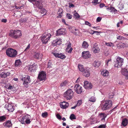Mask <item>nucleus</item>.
I'll use <instances>...</instances> for the list:
<instances>
[{"label": "nucleus", "instance_id": "nucleus-1", "mask_svg": "<svg viewBox=\"0 0 128 128\" xmlns=\"http://www.w3.org/2000/svg\"><path fill=\"white\" fill-rule=\"evenodd\" d=\"M21 32L19 30H12L10 31L9 35L12 38L16 39L22 36Z\"/></svg>", "mask_w": 128, "mask_h": 128}, {"label": "nucleus", "instance_id": "nucleus-2", "mask_svg": "<svg viewBox=\"0 0 128 128\" xmlns=\"http://www.w3.org/2000/svg\"><path fill=\"white\" fill-rule=\"evenodd\" d=\"M6 53L8 56L11 58L16 57L18 54L16 50L11 48L7 49L6 50Z\"/></svg>", "mask_w": 128, "mask_h": 128}, {"label": "nucleus", "instance_id": "nucleus-3", "mask_svg": "<svg viewBox=\"0 0 128 128\" xmlns=\"http://www.w3.org/2000/svg\"><path fill=\"white\" fill-rule=\"evenodd\" d=\"M21 80L24 82L23 84L25 87H28V84L30 83L31 80L30 76L25 75L22 76Z\"/></svg>", "mask_w": 128, "mask_h": 128}, {"label": "nucleus", "instance_id": "nucleus-4", "mask_svg": "<svg viewBox=\"0 0 128 128\" xmlns=\"http://www.w3.org/2000/svg\"><path fill=\"white\" fill-rule=\"evenodd\" d=\"M51 35L47 32L44 33L41 36V40L43 44H46L50 40Z\"/></svg>", "mask_w": 128, "mask_h": 128}, {"label": "nucleus", "instance_id": "nucleus-5", "mask_svg": "<svg viewBox=\"0 0 128 128\" xmlns=\"http://www.w3.org/2000/svg\"><path fill=\"white\" fill-rule=\"evenodd\" d=\"M112 106V101L110 100H108L106 101L105 103L102 105L101 108L103 110H106L111 108Z\"/></svg>", "mask_w": 128, "mask_h": 128}, {"label": "nucleus", "instance_id": "nucleus-6", "mask_svg": "<svg viewBox=\"0 0 128 128\" xmlns=\"http://www.w3.org/2000/svg\"><path fill=\"white\" fill-rule=\"evenodd\" d=\"M74 93V92L71 89H68L64 93V97L67 100H70L72 99Z\"/></svg>", "mask_w": 128, "mask_h": 128}, {"label": "nucleus", "instance_id": "nucleus-7", "mask_svg": "<svg viewBox=\"0 0 128 128\" xmlns=\"http://www.w3.org/2000/svg\"><path fill=\"white\" fill-rule=\"evenodd\" d=\"M124 60L120 57H118L115 62V64L114 65L115 67L118 68L120 67L123 64Z\"/></svg>", "mask_w": 128, "mask_h": 128}, {"label": "nucleus", "instance_id": "nucleus-8", "mask_svg": "<svg viewBox=\"0 0 128 128\" xmlns=\"http://www.w3.org/2000/svg\"><path fill=\"white\" fill-rule=\"evenodd\" d=\"M35 3H32L34 4V8H38L39 9H42V8L43 5L42 4V0H38V1H36Z\"/></svg>", "mask_w": 128, "mask_h": 128}, {"label": "nucleus", "instance_id": "nucleus-9", "mask_svg": "<svg viewBox=\"0 0 128 128\" xmlns=\"http://www.w3.org/2000/svg\"><path fill=\"white\" fill-rule=\"evenodd\" d=\"M46 74L45 72L42 71L40 72L38 76V78L40 81H42L46 80Z\"/></svg>", "mask_w": 128, "mask_h": 128}, {"label": "nucleus", "instance_id": "nucleus-10", "mask_svg": "<svg viewBox=\"0 0 128 128\" xmlns=\"http://www.w3.org/2000/svg\"><path fill=\"white\" fill-rule=\"evenodd\" d=\"M74 89L75 91L78 94H81L82 92V87L78 84H76L75 85Z\"/></svg>", "mask_w": 128, "mask_h": 128}, {"label": "nucleus", "instance_id": "nucleus-11", "mask_svg": "<svg viewBox=\"0 0 128 128\" xmlns=\"http://www.w3.org/2000/svg\"><path fill=\"white\" fill-rule=\"evenodd\" d=\"M37 65L34 63L33 64H30L28 68V70L31 72H35L37 69Z\"/></svg>", "mask_w": 128, "mask_h": 128}, {"label": "nucleus", "instance_id": "nucleus-12", "mask_svg": "<svg viewBox=\"0 0 128 128\" xmlns=\"http://www.w3.org/2000/svg\"><path fill=\"white\" fill-rule=\"evenodd\" d=\"M56 36L64 35L66 33V30L65 28H62L58 29L56 31Z\"/></svg>", "mask_w": 128, "mask_h": 128}, {"label": "nucleus", "instance_id": "nucleus-13", "mask_svg": "<svg viewBox=\"0 0 128 128\" xmlns=\"http://www.w3.org/2000/svg\"><path fill=\"white\" fill-rule=\"evenodd\" d=\"M84 87L86 89H90L92 88V85L90 82L86 81L84 82Z\"/></svg>", "mask_w": 128, "mask_h": 128}, {"label": "nucleus", "instance_id": "nucleus-14", "mask_svg": "<svg viewBox=\"0 0 128 128\" xmlns=\"http://www.w3.org/2000/svg\"><path fill=\"white\" fill-rule=\"evenodd\" d=\"M31 118L30 116L28 114H26L22 117V119L23 120H25V122L27 124H30V119Z\"/></svg>", "mask_w": 128, "mask_h": 128}, {"label": "nucleus", "instance_id": "nucleus-15", "mask_svg": "<svg viewBox=\"0 0 128 128\" xmlns=\"http://www.w3.org/2000/svg\"><path fill=\"white\" fill-rule=\"evenodd\" d=\"M53 54L55 56L62 59H64L66 57L62 53L59 54L58 53L54 52L53 53Z\"/></svg>", "mask_w": 128, "mask_h": 128}, {"label": "nucleus", "instance_id": "nucleus-16", "mask_svg": "<svg viewBox=\"0 0 128 128\" xmlns=\"http://www.w3.org/2000/svg\"><path fill=\"white\" fill-rule=\"evenodd\" d=\"M82 56L84 58H87L90 57V54L88 51L83 52L82 53Z\"/></svg>", "mask_w": 128, "mask_h": 128}, {"label": "nucleus", "instance_id": "nucleus-17", "mask_svg": "<svg viewBox=\"0 0 128 128\" xmlns=\"http://www.w3.org/2000/svg\"><path fill=\"white\" fill-rule=\"evenodd\" d=\"M89 69L85 68L84 70L82 72H83V75L86 77H89L90 76V72Z\"/></svg>", "mask_w": 128, "mask_h": 128}, {"label": "nucleus", "instance_id": "nucleus-18", "mask_svg": "<svg viewBox=\"0 0 128 128\" xmlns=\"http://www.w3.org/2000/svg\"><path fill=\"white\" fill-rule=\"evenodd\" d=\"M92 50H93L94 53H97L100 52V48L96 44H94L92 48Z\"/></svg>", "mask_w": 128, "mask_h": 128}, {"label": "nucleus", "instance_id": "nucleus-19", "mask_svg": "<svg viewBox=\"0 0 128 128\" xmlns=\"http://www.w3.org/2000/svg\"><path fill=\"white\" fill-rule=\"evenodd\" d=\"M107 116L106 114L103 113H100L99 114L98 117L101 119L102 121L105 120V119Z\"/></svg>", "mask_w": 128, "mask_h": 128}, {"label": "nucleus", "instance_id": "nucleus-20", "mask_svg": "<svg viewBox=\"0 0 128 128\" xmlns=\"http://www.w3.org/2000/svg\"><path fill=\"white\" fill-rule=\"evenodd\" d=\"M122 75L125 76L126 79H128V72L126 68H124L122 70Z\"/></svg>", "mask_w": 128, "mask_h": 128}, {"label": "nucleus", "instance_id": "nucleus-21", "mask_svg": "<svg viewBox=\"0 0 128 128\" xmlns=\"http://www.w3.org/2000/svg\"><path fill=\"white\" fill-rule=\"evenodd\" d=\"M68 106V103L65 102H62V104H60V107L63 109L66 108Z\"/></svg>", "mask_w": 128, "mask_h": 128}, {"label": "nucleus", "instance_id": "nucleus-22", "mask_svg": "<svg viewBox=\"0 0 128 128\" xmlns=\"http://www.w3.org/2000/svg\"><path fill=\"white\" fill-rule=\"evenodd\" d=\"M10 74V72H3L0 74V76L2 78H5L6 77L8 76Z\"/></svg>", "mask_w": 128, "mask_h": 128}, {"label": "nucleus", "instance_id": "nucleus-23", "mask_svg": "<svg viewBox=\"0 0 128 128\" xmlns=\"http://www.w3.org/2000/svg\"><path fill=\"white\" fill-rule=\"evenodd\" d=\"M5 124L4 126L6 127L10 128L12 126V124L10 120H7L4 123V124Z\"/></svg>", "mask_w": 128, "mask_h": 128}, {"label": "nucleus", "instance_id": "nucleus-24", "mask_svg": "<svg viewBox=\"0 0 128 128\" xmlns=\"http://www.w3.org/2000/svg\"><path fill=\"white\" fill-rule=\"evenodd\" d=\"M101 74L104 76L107 77L109 74V72L106 70H103L101 72Z\"/></svg>", "mask_w": 128, "mask_h": 128}, {"label": "nucleus", "instance_id": "nucleus-25", "mask_svg": "<svg viewBox=\"0 0 128 128\" xmlns=\"http://www.w3.org/2000/svg\"><path fill=\"white\" fill-rule=\"evenodd\" d=\"M8 106L7 109L9 112H13L14 110L13 105L9 104L8 105Z\"/></svg>", "mask_w": 128, "mask_h": 128}, {"label": "nucleus", "instance_id": "nucleus-26", "mask_svg": "<svg viewBox=\"0 0 128 128\" xmlns=\"http://www.w3.org/2000/svg\"><path fill=\"white\" fill-rule=\"evenodd\" d=\"M63 12V9L61 8H60L59 9L58 12V14L59 15L57 17L58 18H60L62 16V14Z\"/></svg>", "mask_w": 128, "mask_h": 128}, {"label": "nucleus", "instance_id": "nucleus-27", "mask_svg": "<svg viewBox=\"0 0 128 128\" xmlns=\"http://www.w3.org/2000/svg\"><path fill=\"white\" fill-rule=\"evenodd\" d=\"M88 42H86L84 41L82 44V46L83 48H86L88 47Z\"/></svg>", "mask_w": 128, "mask_h": 128}, {"label": "nucleus", "instance_id": "nucleus-28", "mask_svg": "<svg viewBox=\"0 0 128 128\" xmlns=\"http://www.w3.org/2000/svg\"><path fill=\"white\" fill-rule=\"evenodd\" d=\"M6 117L5 115L0 116V122H2L5 121L6 119Z\"/></svg>", "mask_w": 128, "mask_h": 128}, {"label": "nucleus", "instance_id": "nucleus-29", "mask_svg": "<svg viewBox=\"0 0 128 128\" xmlns=\"http://www.w3.org/2000/svg\"><path fill=\"white\" fill-rule=\"evenodd\" d=\"M100 62L98 61H95L93 64L94 66L96 68L98 67L100 65Z\"/></svg>", "mask_w": 128, "mask_h": 128}, {"label": "nucleus", "instance_id": "nucleus-30", "mask_svg": "<svg viewBox=\"0 0 128 128\" xmlns=\"http://www.w3.org/2000/svg\"><path fill=\"white\" fill-rule=\"evenodd\" d=\"M74 18L76 19H78L80 17V15L76 12V10H75L74 12Z\"/></svg>", "mask_w": 128, "mask_h": 128}, {"label": "nucleus", "instance_id": "nucleus-31", "mask_svg": "<svg viewBox=\"0 0 128 128\" xmlns=\"http://www.w3.org/2000/svg\"><path fill=\"white\" fill-rule=\"evenodd\" d=\"M21 64V62L20 60H16L15 62V66L17 67L20 65Z\"/></svg>", "mask_w": 128, "mask_h": 128}, {"label": "nucleus", "instance_id": "nucleus-32", "mask_svg": "<svg viewBox=\"0 0 128 128\" xmlns=\"http://www.w3.org/2000/svg\"><path fill=\"white\" fill-rule=\"evenodd\" d=\"M127 124L128 120L126 119L125 118L122 120V124L123 126H126Z\"/></svg>", "mask_w": 128, "mask_h": 128}, {"label": "nucleus", "instance_id": "nucleus-33", "mask_svg": "<svg viewBox=\"0 0 128 128\" xmlns=\"http://www.w3.org/2000/svg\"><path fill=\"white\" fill-rule=\"evenodd\" d=\"M78 67L79 70L81 72H82L85 68H84L83 65L80 64L78 65Z\"/></svg>", "mask_w": 128, "mask_h": 128}, {"label": "nucleus", "instance_id": "nucleus-34", "mask_svg": "<svg viewBox=\"0 0 128 128\" xmlns=\"http://www.w3.org/2000/svg\"><path fill=\"white\" fill-rule=\"evenodd\" d=\"M40 11V12L42 14H44L43 15H44L46 14V12H47L46 10L44 9V8H42Z\"/></svg>", "mask_w": 128, "mask_h": 128}, {"label": "nucleus", "instance_id": "nucleus-35", "mask_svg": "<svg viewBox=\"0 0 128 128\" xmlns=\"http://www.w3.org/2000/svg\"><path fill=\"white\" fill-rule=\"evenodd\" d=\"M41 55L40 54L37 52H35L34 54V57L36 58L39 59Z\"/></svg>", "mask_w": 128, "mask_h": 128}, {"label": "nucleus", "instance_id": "nucleus-36", "mask_svg": "<svg viewBox=\"0 0 128 128\" xmlns=\"http://www.w3.org/2000/svg\"><path fill=\"white\" fill-rule=\"evenodd\" d=\"M70 118L71 120L76 119V117L73 114H72L70 115Z\"/></svg>", "mask_w": 128, "mask_h": 128}, {"label": "nucleus", "instance_id": "nucleus-37", "mask_svg": "<svg viewBox=\"0 0 128 128\" xmlns=\"http://www.w3.org/2000/svg\"><path fill=\"white\" fill-rule=\"evenodd\" d=\"M26 18H22L19 20V22L20 23H23L26 22Z\"/></svg>", "mask_w": 128, "mask_h": 128}, {"label": "nucleus", "instance_id": "nucleus-38", "mask_svg": "<svg viewBox=\"0 0 128 128\" xmlns=\"http://www.w3.org/2000/svg\"><path fill=\"white\" fill-rule=\"evenodd\" d=\"M117 39L120 40H124L126 39V38H125L121 36H119L117 38Z\"/></svg>", "mask_w": 128, "mask_h": 128}, {"label": "nucleus", "instance_id": "nucleus-39", "mask_svg": "<svg viewBox=\"0 0 128 128\" xmlns=\"http://www.w3.org/2000/svg\"><path fill=\"white\" fill-rule=\"evenodd\" d=\"M126 46V44L125 43H122L119 45V46L120 48H124Z\"/></svg>", "mask_w": 128, "mask_h": 128}, {"label": "nucleus", "instance_id": "nucleus-40", "mask_svg": "<svg viewBox=\"0 0 128 128\" xmlns=\"http://www.w3.org/2000/svg\"><path fill=\"white\" fill-rule=\"evenodd\" d=\"M48 115V113L47 112H44V113H42V117L44 118L46 117L47 115Z\"/></svg>", "mask_w": 128, "mask_h": 128}, {"label": "nucleus", "instance_id": "nucleus-41", "mask_svg": "<svg viewBox=\"0 0 128 128\" xmlns=\"http://www.w3.org/2000/svg\"><path fill=\"white\" fill-rule=\"evenodd\" d=\"M67 84V82L65 81L61 83L60 84V86H66Z\"/></svg>", "mask_w": 128, "mask_h": 128}, {"label": "nucleus", "instance_id": "nucleus-42", "mask_svg": "<svg viewBox=\"0 0 128 128\" xmlns=\"http://www.w3.org/2000/svg\"><path fill=\"white\" fill-rule=\"evenodd\" d=\"M118 8L120 10H122L124 8V5L122 4H119L118 5Z\"/></svg>", "mask_w": 128, "mask_h": 128}, {"label": "nucleus", "instance_id": "nucleus-43", "mask_svg": "<svg viewBox=\"0 0 128 128\" xmlns=\"http://www.w3.org/2000/svg\"><path fill=\"white\" fill-rule=\"evenodd\" d=\"M67 18L69 19H71L72 18V16L70 14H66Z\"/></svg>", "mask_w": 128, "mask_h": 128}, {"label": "nucleus", "instance_id": "nucleus-44", "mask_svg": "<svg viewBox=\"0 0 128 128\" xmlns=\"http://www.w3.org/2000/svg\"><path fill=\"white\" fill-rule=\"evenodd\" d=\"M56 44L60 45L61 44V40L59 39L58 40L56 39Z\"/></svg>", "mask_w": 128, "mask_h": 128}, {"label": "nucleus", "instance_id": "nucleus-45", "mask_svg": "<svg viewBox=\"0 0 128 128\" xmlns=\"http://www.w3.org/2000/svg\"><path fill=\"white\" fill-rule=\"evenodd\" d=\"M106 127V124H102L98 126V128H105Z\"/></svg>", "mask_w": 128, "mask_h": 128}, {"label": "nucleus", "instance_id": "nucleus-46", "mask_svg": "<svg viewBox=\"0 0 128 128\" xmlns=\"http://www.w3.org/2000/svg\"><path fill=\"white\" fill-rule=\"evenodd\" d=\"M52 64L50 62H49L48 63L47 68H52Z\"/></svg>", "mask_w": 128, "mask_h": 128}, {"label": "nucleus", "instance_id": "nucleus-47", "mask_svg": "<svg viewBox=\"0 0 128 128\" xmlns=\"http://www.w3.org/2000/svg\"><path fill=\"white\" fill-rule=\"evenodd\" d=\"M14 87L12 86L9 85V86H7L6 88L8 90H11L13 89Z\"/></svg>", "mask_w": 128, "mask_h": 128}, {"label": "nucleus", "instance_id": "nucleus-48", "mask_svg": "<svg viewBox=\"0 0 128 128\" xmlns=\"http://www.w3.org/2000/svg\"><path fill=\"white\" fill-rule=\"evenodd\" d=\"M71 44L70 43V42L67 45V47L66 49V50H68L70 48H71Z\"/></svg>", "mask_w": 128, "mask_h": 128}, {"label": "nucleus", "instance_id": "nucleus-49", "mask_svg": "<svg viewBox=\"0 0 128 128\" xmlns=\"http://www.w3.org/2000/svg\"><path fill=\"white\" fill-rule=\"evenodd\" d=\"M68 6L70 8H74V6L71 2H69L68 3Z\"/></svg>", "mask_w": 128, "mask_h": 128}, {"label": "nucleus", "instance_id": "nucleus-50", "mask_svg": "<svg viewBox=\"0 0 128 128\" xmlns=\"http://www.w3.org/2000/svg\"><path fill=\"white\" fill-rule=\"evenodd\" d=\"M72 49H73L72 48H70L68 50H66V52H67L68 53H71Z\"/></svg>", "mask_w": 128, "mask_h": 128}, {"label": "nucleus", "instance_id": "nucleus-51", "mask_svg": "<svg viewBox=\"0 0 128 128\" xmlns=\"http://www.w3.org/2000/svg\"><path fill=\"white\" fill-rule=\"evenodd\" d=\"M106 44L108 46H113V44L112 42L106 43Z\"/></svg>", "mask_w": 128, "mask_h": 128}, {"label": "nucleus", "instance_id": "nucleus-52", "mask_svg": "<svg viewBox=\"0 0 128 128\" xmlns=\"http://www.w3.org/2000/svg\"><path fill=\"white\" fill-rule=\"evenodd\" d=\"M56 40H54L52 42V44L54 46H56Z\"/></svg>", "mask_w": 128, "mask_h": 128}, {"label": "nucleus", "instance_id": "nucleus-53", "mask_svg": "<svg viewBox=\"0 0 128 128\" xmlns=\"http://www.w3.org/2000/svg\"><path fill=\"white\" fill-rule=\"evenodd\" d=\"M102 18L100 17H98L96 19V21L97 22H100L102 20Z\"/></svg>", "mask_w": 128, "mask_h": 128}, {"label": "nucleus", "instance_id": "nucleus-54", "mask_svg": "<svg viewBox=\"0 0 128 128\" xmlns=\"http://www.w3.org/2000/svg\"><path fill=\"white\" fill-rule=\"evenodd\" d=\"M30 44H29L28 46H27L26 48L24 50V51H28L29 49L30 48Z\"/></svg>", "mask_w": 128, "mask_h": 128}, {"label": "nucleus", "instance_id": "nucleus-55", "mask_svg": "<svg viewBox=\"0 0 128 128\" xmlns=\"http://www.w3.org/2000/svg\"><path fill=\"white\" fill-rule=\"evenodd\" d=\"M56 117L59 120H60L62 118L61 116L58 114H56Z\"/></svg>", "mask_w": 128, "mask_h": 128}, {"label": "nucleus", "instance_id": "nucleus-56", "mask_svg": "<svg viewBox=\"0 0 128 128\" xmlns=\"http://www.w3.org/2000/svg\"><path fill=\"white\" fill-rule=\"evenodd\" d=\"M89 100L92 102H94L96 100L94 98H91Z\"/></svg>", "mask_w": 128, "mask_h": 128}, {"label": "nucleus", "instance_id": "nucleus-57", "mask_svg": "<svg viewBox=\"0 0 128 128\" xmlns=\"http://www.w3.org/2000/svg\"><path fill=\"white\" fill-rule=\"evenodd\" d=\"M85 24L86 25H88L90 26H91V24L88 21H86L85 22Z\"/></svg>", "mask_w": 128, "mask_h": 128}, {"label": "nucleus", "instance_id": "nucleus-58", "mask_svg": "<svg viewBox=\"0 0 128 128\" xmlns=\"http://www.w3.org/2000/svg\"><path fill=\"white\" fill-rule=\"evenodd\" d=\"M82 104V101L80 100H78L77 103L76 105L79 106Z\"/></svg>", "mask_w": 128, "mask_h": 128}, {"label": "nucleus", "instance_id": "nucleus-59", "mask_svg": "<svg viewBox=\"0 0 128 128\" xmlns=\"http://www.w3.org/2000/svg\"><path fill=\"white\" fill-rule=\"evenodd\" d=\"M110 94H109V98H113V96L114 95V93H112L111 95H110Z\"/></svg>", "mask_w": 128, "mask_h": 128}, {"label": "nucleus", "instance_id": "nucleus-60", "mask_svg": "<svg viewBox=\"0 0 128 128\" xmlns=\"http://www.w3.org/2000/svg\"><path fill=\"white\" fill-rule=\"evenodd\" d=\"M7 21V20L6 19H3L2 20V22L4 23L6 22Z\"/></svg>", "mask_w": 128, "mask_h": 128}, {"label": "nucleus", "instance_id": "nucleus-61", "mask_svg": "<svg viewBox=\"0 0 128 128\" xmlns=\"http://www.w3.org/2000/svg\"><path fill=\"white\" fill-rule=\"evenodd\" d=\"M105 4H100V8H102L104 6Z\"/></svg>", "mask_w": 128, "mask_h": 128}, {"label": "nucleus", "instance_id": "nucleus-62", "mask_svg": "<svg viewBox=\"0 0 128 128\" xmlns=\"http://www.w3.org/2000/svg\"><path fill=\"white\" fill-rule=\"evenodd\" d=\"M62 22H64V24L67 25L66 24V22H65V20L64 19H62Z\"/></svg>", "mask_w": 128, "mask_h": 128}, {"label": "nucleus", "instance_id": "nucleus-63", "mask_svg": "<svg viewBox=\"0 0 128 128\" xmlns=\"http://www.w3.org/2000/svg\"><path fill=\"white\" fill-rule=\"evenodd\" d=\"M30 2H35L36 1V0H28Z\"/></svg>", "mask_w": 128, "mask_h": 128}, {"label": "nucleus", "instance_id": "nucleus-64", "mask_svg": "<svg viewBox=\"0 0 128 128\" xmlns=\"http://www.w3.org/2000/svg\"><path fill=\"white\" fill-rule=\"evenodd\" d=\"M111 61V59H110V60H107V62H106V65L108 66V63L109 62H110V61Z\"/></svg>", "mask_w": 128, "mask_h": 128}]
</instances>
